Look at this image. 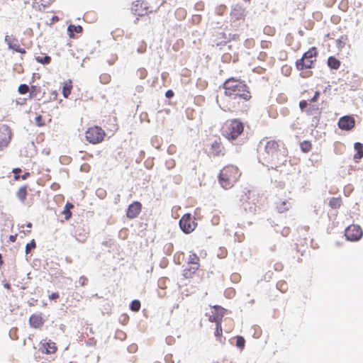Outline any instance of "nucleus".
I'll use <instances>...</instances> for the list:
<instances>
[{
	"mask_svg": "<svg viewBox=\"0 0 363 363\" xmlns=\"http://www.w3.org/2000/svg\"><path fill=\"white\" fill-rule=\"evenodd\" d=\"M306 112L308 116H315V115H320L321 111L318 106L316 105H311L306 110Z\"/></svg>",
	"mask_w": 363,
	"mask_h": 363,
	"instance_id": "obj_25",
	"label": "nucleus"
},
{
	"mask_svg": "<svg viewBox=\"0 0 363 363\" xmlns=\"http://www.w3.org/2000/svg\"><path fill=\"white\" fill-rule=\"evenodd\" d=\"M300 148L303 152H308L311 149V143L308 140H304L300 143Z\"/></svg>",
	"mask_w": 363,
	"mask_h": 363,
	"instance_id": "obj_31",
	"label": "nucleus"
},
{
	"mask_svg": "<svg viewBox=\"0 0 363 363\" xmlns=\"http://www.w3.org/2000/svg\"><path fill=\"white\" fill-rule=\"evenodd\" d=\"M12 132L8 125L3 124L0 126V138L3 139H9V143L11 140Z\"/></svg>",
	"mask_w": 363,
	"mask_h": 363,
	"instance_id": "obj_16",
	"label": "nucleus"
},
{
	"mask_svg": "<svg viewBox=\"0 0 363 363\" xmlns=\"http://www.w3.org/2000/svg\"><path fill=\"white\" fill-rule=\"evenodd\" d=\"M96 194L99 198L104 199L106 195V192L102 189H99L96 190Z\"/></svg>",
	"mask_w": 363,
	"mask_h": 363,
	"instance_id": "obj_49",
	"label": "nucleus"
},
{
	"mask_svg": "<svg viewBox=\"0 0 363 363\" xmlns=\"http://www.w3.org/2000/svg\"><path fill=\"white\" fill-rule=\"evenodd\" d=\"M18 91L21 94H25L29 91V86L26 84H21L18 88Z\"/></svg>",
	"mask_w": 363,
	"mask_h": 363,
	"instance_id": "obj_40",
	"label": "nucleus"
},
{
	"mask_svg": "<svg viewBox=\"0 0 363 363\" xmlns=\"http://www.w3.org/2000/svg\"><path fill=\"white\" fill-rule=\"evenodd\" d=\"M313 74V72L312 71H306V72H302L300 75L301 77H303V78H307V77H309L311 76H312Z\"/></svg>",
	"mask_w": 363,
	"mask_h": 363,
	"instance_id": "obj_53",
	"label": "nucleus"
},
{
	"mask_svg": "<svg viewBox=\"0 0 363 363\" xmlns=\"http://www.w3.org/2000/svg\"><path fill=\"white\" fill-rule=\"evenodd\" d=\"M29 177H30V173L28 172H25L22 175H20V178H21L23 180L27 179Z\"/></svg>",
	"mask_w": 363,
	"mask_h": 363,
	"instance_id": "obj_64",
	"label": "nucleus"
},
{
	"mask_svg": "<svg viewBox=\"0 0 363 363\" xmlns=\"http://www.w3.org/2000/svg\"><path fill=\"white\" fill-rule=\"evenodd\" d=\"M230 16L234 21L244 20L246 16L245 9L240 4L233 6Z\"/></svg>",
	"mask_w": 363,
	"mask_h": 363,
	"instance_id": "obj_12",
	"label": "nucleus"
},
{
	"mask_svg": "<svg viewBox=\"0 0 363 363\" xmlns=\"http://www.w3.org/2000/svg\"><path fill=\"white\" fill-rule=\"evenodd\" d=\"M105 131L99 126H94L87 129L85 133L86 140L91 144H98L104 140Z\"/></svg>",
	"mask_w": 363,
	"mask_h": 363,
	"instance_id": "obj_6",
	"label": "nucleus"
},
{
	"mask_svg": "<svg viewBox=\"0 0 363 363\" xmlns=\"http://www.w3.org/2000/svg\"><path fill=\"white\" fill-rule=\"evenodd\" d=\"M179 228L185 234L191 233L197 226L196 218L190 213H185L179 221Z\"/></svg>",
	"mask_w": 363,
	"mask_h": 363,
	"instance_id": "obj_7",
	"label": "nucleus"
},
{
	"mask_svg": "<svg viewBox=\"0 0 363 363\" xmlns=\"http://www.w3.org/2000/svg\"><path fill=\"white\" fill-rule=\"evenodd\" d=\"M60 294L58 292H52L51 294L49 295V299L50 300H56L59 298Z\"/></svg>",
	"mask_w": 363,
	"mask_h": 363,
	"instance_id": "obj_54",
	"label": "nucleus"
},
{
	"mask_svg": "<svg viewBox=\"0 0 363 363\" xmlns=\"http://www.w3.org/2000/svg\"><path fill=\"white\" fill-rule=\"evenodd\" d=\"M62 214L65 216V219L67 220L72 217V212L69 210L66 209V208L63 210Z\"/></svg>",
	"mask_w": 363,
	"mask_h": 363,
	"instance_id": "obj_50",
	"label": "nucleus"
},
{
	"mask_svg": "<svg viewBox=\"0 0 363 363\" xmlns=\"http://www.w3.org/2000/svg\"><path fill=\"white\" fill-rule=\"evenodd\" d=\"M199 261V257L196 255V254L193 253L189 257L188 264H198Z\"/></svg>",
	"mask_w": 363,
	"mask_h": 363,
	"instance_id": "obj_38",
	"label": "nucleus"
},
{
	"mask_svg": "<svg viewBox=\"0 0 363 363\" xmlns=\"http://www.w3.org/2000/svg\"><path fill=\"white\" fill-rule=\"evenodd\" d=\"M193 274H194V273H192V270H191V269H190V267L184 269V271H183V276L186 279L191 278Z\"/></svg>",
	"mask_w": 363,
	"mask_h": 363,
	"instance_id": "obj_47",
	"label": "nucleus"
},
{
	"mask_svg": "<svg viewBox=\"0 0 363 363\" xmlns=\"http://www.w3.org/2000/svg\"><path fill=\"white\" fill-rule=\"evenodd\" d=\"M28 186L24 185L21 186L16 192V197L20 200L21 202L23 203L27 196Z\"/></svg>",
	"mask_w": 363,
	"mask_h": 363,
	"instance_id": "obj_23",
	"label": "nucleus"
},
{
	"mask_svg": "<svg viewBox=\"0 0 363 363\" xmlns=\"http://www.w3.org/2000/svg\"><path fill=\"white\" fill-rule=\"evenodd\" d=\"M308 101H306V100H301L299 101V108L301 110V111H304L306 110L307 107H308Z\"/></svg>",
	"mask_w": 363,
	"mask_h": 363,
	"instance_id": "obj_48",
	"label": "nucleus"
},
{
	"mask_svg": "<svg viewBox=\"0 0 363 363\" xmlns=\"http://www.w3.org/2000/svg\"><path fill=\"white\" fill-rule=\"evenodd\" d=\"M9 144V139H3L0 138V151L3 150Z\"/></svg>",
	"mask_w": 363,
	"mask_h": 363,
	"instance_id": "obj_46",
	"label": "nucleus"
},
{
	"mask_svg": "<svg viewBox=\"0 0 363 363\" xmlns=\"http://www.w3.org/2000/svg\"><path fill=\"white\" fill-rule=\"evenodd\" d=\"M289 233V228H284L283 230L281 231V235L283 236H287Z\"/></svg>",
	"mask_w": 363,
	"mask_h": 363,
	"instance_id": "obj_63",
	"label": "nucleus"
},
{
	"mask_svg": "<svg viewBox=\"0 0 363 363\" xmlns=\"http://www.w3.org/2000/svg\"><path fill=\"white\" fill-rule=\"evenodd\" d=\"M213 308L214 309V311H213L214 313L216 314V315H220V318L222 319L223 315H224V314H225V309L224 308H223L222 306H218V305H215Z\"/></svg>",
	"mask_w": 363,
	"mask_h": 363,
	"instance_id": "obj_35",
	"label": "nucleus"
},
{
	"mask_svg": "<svg viewBox=\"0 0 363 363\" xmlns=\"http://www.w3.org/2000/svg\"><path fill=\"white\" fill-rule=\"evenodd\" d=\"M142 211V204L140 201H135L132 202L127 208L125 211L126 217L128 219H133L138 216Z\"/></svg>",
	"mask_w": 363,
	"mask_h": 363,
	"instance_id": "obj_11",
	"label": "nucleus"
},
{
	"mask_svg": "<svg viewBox=\"0 0 363 363\" xmlns=\"http://www.w3.org/2000/svg\"><path fill=\"white\" fill-rule=\"evenodd\" d=\"M45 323V320L40 315L32 314L29 318V324L33 328H41Z\"/></svg>",
	"mask_w": 363,
	"mask_h": 363,
	"instance_id": "obj_15",
	"label": "nucleus"
},
{
	"mask_svg": "<svg viewBox=\"0 0 363 363\" xmlns=\"http://www.w3.org/2000/svg\"><path fill=\"white\" fill-rule=\"evenodd\" d=\"M146 51V45L144 46H140L138 48L137 52L140 54H143Z\"/></svg>",
	"mask_w": 363,
	"mask_h": 363,
	"instance_id": "obj_61",
	"label": "nucleus"
},
{
	"mask_svg": "<svg viewBox=\"0 0 363 363\" xmlns=\"http://www.w3.org/2000/svg\"><path fill=\"white\" fill-rule=\"evenodd\" d=\"M264 140H262L259 142L258 145V151L262 157L266 162L272 159L274 152L278 150L279 145L275 140H269L264 144Z\"/></svg>",
	"mask_w": 363,
	"mask_h": 363,
	"instance_id": "obj_3",
	"label": "nucleus"
},
{
	"mask_svg": "<svg viewBox=\"0 0 363 363\" xmlns=\"http://www.w3.org/2000/svg\"><path fill=\"white\" fill-rule=\"evenodd\" d=\"M35 121L38 127L45 125V122L41 115H37L35 118Z\"/></svg>",
	"mask_w": 363,
	"mask_h": 363,
	"instance_id": "obj_45",
	"label": "nucleus"
},
{
	"mask_svg": "<svg viewBox=\"0 0 363 363\" xmlns=\"http://www.w3.org/2000/svg\"><path fill=\"white\" fill-rule=\"evenodd\" d=\"M72 89V82L69 80L68 82H65L62 86V93L65 98H68L69 94H71V91Z\"/></svg>",
	"mask_w": 363,
	"mask_h": 363,
	"instance_id": "obj_24",
	"label": "nucleus"
},
{
	"mask_svg": "<svg viewBox=\"0 0 363 363\" xmlns=\"http://www.w3.org/2000/svg\"><path fill=\"white\" fill-rule=\"evenodd\" d=\"M341 203H342V201H341V199L340 198H332L330 201H329V206L331 207L332 208H340V206H341Z\"/></svg>",
	"mask_w": 363,
	"mask_h": 363,
	"instance_id": "obj_29",
	"label": "nucleus"
},
{
	"mask_svg": "<svg viewBox=\"0 0 363 363\" xmlns=\"http://www.w3.org/2000/svg\"><path fill=\"white\" fill-rule=\"evenodd\" d=\"M41 88L35 85H31L29 88V99L37 98L38 95L40 93Z\"/></svg>",
	"mask_w": 363,
	"mask_h": 363,
	"instance_id": "obj_26",
	"label": "nucleus"
},
{
	"mask_svg": "<svg viewBox=\"0 0 363 363\" xmlns=\"http://www.w3.org/2000/svg\"><path fill=\"white\" fill-rule=\"evenodd\" d=\"M129 319V317L127 314H123L121 315L120 318V321L123 323V324H125Z\"/></svg>",
	"mask_w": 363,
	"mask_h": 363,
	"instance_id": "obj_55",
	"label": "nucleus"
},
{
	"mask_svg": "<svg viewBox=\"0 0 363 363\" xmlns=\"http://www.w3.org/2000/svg\"><path fill=\"white\" fill-rule=\"evenodd\" d=\"M89 166L87 164H84L81 165V167H80V170L82 172H87L89 171Z\"/></svg>",
	"mask_w": 363,
	"mask_h": 363,
	"instance_id": "obj_59",
	"label": "nucleus"
},
{
	"mask_svg": "<svg viewBox=\"0 0 363 363\" xmlns=\"http://www.w3.org/2000/svg\"><path fill=\"white\" fill-rule=\"evenodd\" d=\"M347 40V37L346 35L340 36V38H338L336 41L337 47L339 49H342L345 45Z\"/></svg>",
	"mask_w": 363,
	"mask_h": 363,
	"instance_id": "obj_33",
	"label": "nucleus"
},
{
	"mask_svg": "<svg viewBox=\"0 0 363 363\" xmlns=\"http://www.w3.org/2000/svg\"><path fill=\"white\" fill-rule=\"evenodd\" d=\"M174 96V93L172 89H168L165 92V96L167 99H172Z\"/></svg>",
	"mask_w": 363,
	"mask_h": 363,
	"instance_id": "obj_56",
	"label": "nucleus"
},
{
	"mask_svg": "<svg viewBox=\"0 0 363 363\" xmlns=\"http://www.w3.org/2000/svg\"><path fill=\"white\" fill-rule=\"evenodd\" d=\"M289 203L287 201H283L279 206H277V209L279 213H283L284 211L289 209Z\"/></svg>",
	"mask_w": 363,
	"mask_h": 363,
	"instance_id": "obj_42",
	"label": "nucleus"
},
{
	"mask_svg": "<svg viewBox=\"0 0 363 363\" xmlns=\"http://www.w3.org/2000/svg\"><path fill=\"white\" fill-rule=\"evenodd\" d=\"M67 32L70 38H75V33H82L83 28L80 25L69 24L67 26Z\"/></svg>",
	"mask_w": 363,
	"mask_h": 363,
	"instance_id": "obj_17",
	"label": "nucleus"
},
{
	"mask_svg": "<svg viewBox=\"0 0 363 363\" xmlns=\"http://www.w3.org/2000/svg\"><path fill=\"white\" fill-rule=\"evenodd\" d=\"M140 301L138 299H135L130 302L129 308L133 312H138L140 309Z\"/></svg>",
	"mask_w": 363,
	"mask_h": 363,
	"instance_id": "obj_30",
	"label": "nucleus"
},
{
	"mask_svg": "<svg viewBox=\"0 0 363 363\" xmlns=\"http://www.w3.org/2000/svg\"><path fill=\"white\" fill-rule=\"evenodd\" d=\"M255 201V195L252 194L250 190L245 189L240 198V201L241 202L240 208L243 209L245 212L255 213L257 205Z\"/></svg>",
	"mask_w": 363,
	"mask_h": 363,
	"instance_id": "obj_4",
	"label": "nucleus"
},
{
	"mask_svg": "<svg viewBox=\"0 0 363 363\" xmlns=\"http://www.w3.org/2000/svg\"><path fill=\"white\" fill-rule=\"evenodd\" d=\"M21 169L19 167H16L12 169V172L13 173V179L16 181L20 179V173L21 172Z\"/></svg>",
	"mask_w": 363,
	"mask_h": 363,
	"instance_id": "obj_43",
	"label": "nucleus"
},
{
	"mask_svg": "<svg viewBox=\"0 0 363 363\" xmlns=\"http://www.w3.org/2000/svg\"><path fill=\"white\" fill-rule=\"evenodd\" d=\"M211 153L214 156H219L222 152L221 143L220 142V139L215 140L211 145Z\"/></svg>",
	"mask_w": 363,
	"mask_h": 363,
	"instance_id": "obj_20",
	"label": "nucleus"
},
{
	"mask_svg": "<svg viewBox=\"0 0 363 363\" xmlns=\"http://www.w3.org/2000/svg\"><path fill=\"white\" fill-rule=\"evenodd\" d=\"M320 115H315L313 116L312 121H311V126L316 128L318 125L319 124Z\"/></svg>",
	"mask_w": 363,
	"mask_h": 363,
	"instance_id": "obj_44",
	"label": "nucleus"
},
{
	"mask_svg": "<svg viewBox=\"0 0 363 363\" xmlns=\"http://www.w3.org/2000/svg\"><path fill=\"white\" fill-rule=\"evenodd\" d=\"M328 66L332 69H337L340 66V61L335 56H330L327 60Z\"/></svg>",
	"mask_w": 363,
	"mask_h": 363,
	"instance_id": "obj_22",
	"label": "nucleus"
},
{
	"mask_svg": "<svg viewBox=\"0 0 363 363\" xmlns=\"http://www.w3.org/2000/svg\"><path fill=\"white\" fill-rule=\"evenodd\" d=\"M139 75L140 79H144L147 76V71L145 69H139Z\"/></svg>",
	"mask_w": 363,
	"mask_h": 363,
	"instance_id": "obj_57",
	"label": "nucleus"
},
{
	"mask_svg": "<svg viewBox=\"0 0 363 363\" xmlns=\"http://www.w3.org/2000/svg\"><path fill=\"white\" fill-rule=\"evenodd\" d=\"M88 279L84 276H81L79 279V283L81 286H84L86 284Z\"/></svg>",
	"mask_w": 363,
	"mask_h": 363,
	"instance_id": "obj_52",
	"label": "nucleus"
},
{
	"mask_svg": "<svg viewBox=\"0 0 363 363\" xmlns=\"http://www.w3.org/2000/svg\"><path fill=\"white\" fill-rule=\"evenodd\" d=\"M287 150L285 147L278 148L272 156V159L267 161V163H271L275 165L276 167L284 164L286 162Z\"/></svg>",
	"mask_w": 363,
	"mask_h": 363,
	"instance_id": "obj_9",
	"label": "nucleus"
},
{
	"mask_svg": "<svg viewBox=\"0 0 363 363\" xmlns=\"http://www.w3.org/2000/svg\"><path fill=\"white\" fill-rule=\"evenodd\" d=\"M244 130V123L238 118L231 121L228 127V131L226 133V138L233 143L237 141L240 135H242Z\"/></svg>",
	"mask_w": 363,
	"mask_h": 363,
	"instance_id": "obj_5",
	"label": "nucleus"
},
{
	"mask_svg": "<svg viewBox=\"0 0 363 363\" xmlns=\"http://www.w3.org/2000/svg\"><path fill=\"white\" fill-rule=\"evenodd\" d=\"M227 9V6L223 4H220L216 9V13L218 16H223Z\"/></svg>",
	"mask_w": 363,
	"mask_h": 363,
	"instance_id": "obj_41",
	"label": "nucleus"
},
{
	"mask_svg": "<svg viewBox=\"0 0 363 363\" xmlns=\"http://www.w3.org/2000/svg\"><path fill=\"white\" fill-rule=\"evenodd\" d=\"M208 320L211 323H215L216 324L222 323L220 315L215 314L214 312H213V314L209 316Z\"/></svg>",
	"mask_w": 363,
	"mask_h": 363,
	"instance_id": "obj_36",
	"label": "nucleus"
},
{
	"mask_svg": "<svg viewBox=\"0 0 363 363\" xmlns=\"http://www.w3.org/2000/svg\"><path fill=\"white\" fill-rule=\"evenodd\" d=\"M143 2L137 0L133 2L132 11L135 15L143 16L147 12V8L146 6L143 7Z\"/></svg>",
	"mask_w": 363,
	"mask_h": 363,
	"instance_id": "obj_13",
	"label": "nucleus"
},
{
	"mask_svg": "<svg viewBox=\"0 0 363 363\" xmlns=\"http://www.w3.org/2000/svg\"><path fill=\"white\" fill-rule=\"evenodd\" d=\"M222 87L225 90L224 94L236 100L238 104L240 101H247L252 97L249 87L240 79L230 77L224 82Z\"/></svg>",
	"mask_w": 363,
	"mask_h": 363,
	"instance_id": "obj_1",
	"label": "nucleus"
},
{
	"mask_svg": "<svg viewBox=\"0 0 363 363\" xmlns=\"http://www.w3.org/2000/svg\"><path fill=\"white\" fill-rule=\"evenodd\" d=\"M36 247V242L34 239H32L30 242L26 245L25 252L28 255L30 252V249H34Z\"/></svg>",
	"mask_w": 363,
	"mask_h": 363,
	"instance_id": "obj_39",
	"label": "nucleus"
},
{
	"mask_svg": "<svg viewBox=\"0 0 363 363\" xmlns=\"http://www.w3.org/2000/svg\"><path fill=\"white\" fill-rule=\"evenodd\" d=\"M283 269V265L281 263H277L274 264V269L276 271H281Z\"/></svg>",
	"mask_w": 363,
	"mask_h": 363,
	"instance_id": "obj_62",
	"label": "nucleus"
},
{
	"mask_svg": "<svg viewBox=\"0 0 363 363\" xmlns=\"http://www.w3.org/2000/svg\"><path fill=\"white\" fill-rule=\"evenodd\" d=\"M41 345H42L39 350L41 351L42 353L53 354L57 350L55 343L52 342L51 340L46 341L45 342H41Z\"/></svg>",
	"mask_w": 363,
	"mask_h": 363,
	"instance_id": "obj_14",
	"label": "nucleus"
},
{
	"mask_svg": "<svg viewBox=\"0 0 363 363\" xmlns=\"http://www.w3.org/2000/svg\"><path fill=\"white\" fill-rule=\"evenodd\" d=\"M218 179L220 184L223 188L228 189V187L230 186V179L225 173L223 172H220V174L218 176Z\"/></svg>",
	"mask_w": 363,
	"mask_h": 363,
	"instance_id": "obj_18",
	"label": "nucleus"
},
{
	"mask_svg": "<svg viewBox=\"0 0 363 363\" xmlns=\"http://www.w3.org/2000/svg\"><path fill=\"white\" fill-rule=\"evenodd\" d=\"M277 288L281 292L286 291L288 289V285L286 281H278L277 284Z\"/></svg>",
	"mask_w": 363,
	"mask_h": 363,
	"instance_id": "obj_37",
	"label": "nucleus"
},
{
	"mask_svg": "<svg viewBox=\"0 0 363 363\" xmlns=\"http://www.w3.org/2000/svg\"><path fill=\"white\" fill-rule=\"evenodd\" d=\"M37 62L42 65H48L51 62V57L45 55V56H37L35 57Z\"/></svg>",
	"mask_w": 363,
	"mask_h": 363,
	"instance_id": "obj_28",
	"label": "nucleus"
},
{
	"mask_svg": "<svg viewBox=\"0 0 363 363\" xmlns=\"http://www.w3.org/2000/svg\"><path fill=\"white\" fill-rule=\"evenodd\" d=\"M317 55L318 51L315 47L309 48L308 50L303 54L301 58L296 61L295 65L296 69L303 71L307 69L313 68Z\"/></svg>",
	"mask_w": 363,
	"mask_h": 363,
	"instance_id": "obj_2",
	"label": "nucleus"
},
{
	"mask_svg": "<svg viewBox=\"0 0 363 363\" xmlns=\"http://www.w3.org/2000/svg\"><path fill=\"white\" fill-rule=\"evenodd\" d=\"M354 148L356 153L354 155V159L357 161L363 157V144L356 142L354 144Z\"/></svg>",
	"mask_w": 363,
	"mask_h": 363,
	"instance_id": "obj_21",
	"label": "nucleus"
},
{
	"mask_svg": "<svg viewBox=\"0 0 363 363\" xmlns=\"http://www.w3.org/2000/svg\"><path fill=\"white\" fill-rule=\"evenodd\" d=\"M199 263L196 264H191L190 269H191L192 273H194V274H195L196 270L199 269Z\"/></svg>",
	"mask_w": 363,
	"mask_h": 363,
	"instance_id": "obj_60",
	"label": "nucleus"
},
{
	"mask_svg": "<svg viewBox=\"0 0 363 363\" xmlns=\"http://www.w3.org/2000/svg\"><path fill=\"white\" fill-rule=\"evenodd\" d=\"M222 38L224 39V43H227L231 40H239V35L237 33H222Z\"/></svg>",
	"mask_w": 363,
	"mask_h": 363,
	"instance_id": "obj_27",
	"label": "nucleus"
},
{
	"mask_svg": "<svg viewBox=\"0 0 363 363\" xmlns=\"http://www.w3.org/2000/svg\"><path fill=\"white\" fill-rule=\"evenodd\" d=\"M320 95V91H316L313 95V96L311 99L310 101L311 103H314V102H316L319 98Z\"/></svg>",
	"mask_w": 363,
	"mask_h": 363,
	"instance_id": "obj_51",
	"label": "nucleus"
},
{
	"mask_svg": "<svg viewBox=\"0 0 363 363\" xmlns=\"http://www.w3.org/2000/svg\"><path fill=\"white\" fill-rule=\"evenodd\" d=\"M96 344V340L94 337L90 338L86 342V345H89V346H93V345H95Z\"/></svg>",
	"mask_w": 363,
	"mask_h": 363,
	"instance_id": "obj_58",
	"label": "nucleus"
},
{
	"mask_svg": "<svg viewBox=\"0 0 363 363\" xmlns=\"http://www.w3.org/2000/svg\"><path fill=\"white\" fill-rule=\"evenodd\" d=\"M337 125L342 130L350 131L355 126V119L351 115L343 116L339 118Z\"/></svg>",
	"mask_w": 363,
	"mask_h": 363,
	"instance_id": "obj_10",
	"label": "nucleus"
},
{
	"mask_svg": "<svg viewBox=\"0 0 363 363\" xmlns=\"http://www.w3.org/2000/svg\"><path fill=\"white\" fill-rule=\"evenodd\" d=\"M236 343L235 345L240 350H242L245 346V340L242 336L238 335L235 337Z\"/></svg>",
	"mask_w": 363,
	"mask_h": 363,
	"instance_id": "obj_32",
	"label": "nucleus"
},
{
	"mask_svg": "<svg viewBox=\"0 0 363 363\" xmlns=\"http://www.w3.org/2000/svg\"><path fill=\"white\" fill-rule=\"evenodd\" d=\"M222 323L216 324V330L214 332L215 337L218 341L222 345L225 344V337H223Z\"/></svg>",
	"mask_w": 363,
	"mask_h": 363,
	"instance_id": "obj_19",
	"label": "nucleus"
},
{
	"mask_svg": "<svg viewBox=\"0 0 363 363\" xmlns=\"http://www.w3.org/2000/svg\"><path fill=\"white\" fill-rule=\"evenodd\" d=\"M8 48L10 50H13V51L16 52L18 48H20V45L18 44V40L16 38L12 39L11 43H8Z\"/></svg>",
	"mask_w": 363,
	"mask_h": 363,
	"instance_id": "obj_34",
	"label": "nucleus"
},
{
	"mask_svg": "<svg viewBox=\"0 0 363 363\" xmlns=\"http://www.w3.org/2000/svg\"><path fill=\"white\" fill-rule=\"evenodd\" d=\"M363 231L358 225H351L345 230V236L347 240L356 242L361 239Z\"/></svg>",
	"mask_w": 363,
	"mask_h": 363,
	"instance_id": "obj_8",
	"label": "nucleus"
}]
</instances>
